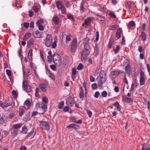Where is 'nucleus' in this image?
<instances>
[{
	"mask_svg": "<svg viewBox=\"0 0 150 150\" xmlns=\"http://www.w3.org/2000/svg\"><path fill=\"white\" fill-rule=\"evenodd\" d=\"M121 72L119 70H115L111 73L110 76L113 79L118 76Z\"/></svg>",
	"mask_w": 150,
	"mask_h": 150,
	"instance_id": "1a4fd4ad",
	"label": "nucleus"
},
{
	"mask_svg": "<svg viewBox=\"0 0 150 150\" xmlns=\"http://www.w3.org/2000/svg\"><path fill=\"white\" fill-rule=\"evenodd\" d=\"M91 17H88L85 21L84 23H83V26H84L85 25L88 26V25L91 23Z\"/></svg>",
	"mask_w": 150,
	"mask_h": 150,
	"instance_id": "dca6fc26",
	"label": "nucleus"
},
{
	"mask_svg": "<svg viewBox=\"0 0 150 150\" xmlns=\"http://www.w3.org/2000/svg\"><path fill=\"white\" fill-rule=\"evenodd\" d=\"M38 27V29L40 31L43 30L44 29V27L42 25H37Z\"/></svg>",
	"mask_w": 150,
	"mask_h": 150,
	"instance_id": "e2e57ef3",
	"label": "nucleus"
},
{
	"mask_svg": "<svg viewBox=\"0 0 150 150\" xmlns=\"http://www.w3.org/2000/svg\"><path fill=\"white\" fill-rule=\"evenodd\" d=\"M43 104L41 105L40 107L43 111V112H41V114H43L46 111L47 107V105L44 104L43 103Z\"/></svg>",
	"mask_w": 150,
	"mask_h": 150,
	"instance_id": "a211bd4d",
	"label": "nucleus"
},
{
	"mask_svg": "<svg viewBox=\"0 0 150 150\" xmlns=\"http://www.w3.org/2000/svg\"><path fill=\"white\" fill-rule=\"evenodd\" d=\"M88 53L82 51L81 54V60L83 62H85L86 60V58L88 56Z\"/></svg>",
	"mask_w": 150,
	"mask_h": 150,
	"instance_id": "9d476101",
	"label": "nucleus"
},
{
	"mask_svg": "<svg viewBox=\"0 0 150 150\" xmlns=\"http://www.w3.org/2000/svg\"><path fill=\"white\" fill-rule=\"evenodd\" d=\"M24 104L30 107L31 106V102L29 100H26L24 103Z\"/></svg>",
	"mask_w": 150,
	"mask_h": 150,
	"instance_id": "49530a36",
	"label": "nucleus"
},
{
	"mask_svg": "<svg viewBox=\"0 0 150 150\" xmlns=\"http://www.w3.org/2000/svg\"><path fill=\"white\" fill-rule=\"evenodd\" d=\"M42 105H43L42 102L38 103L36 104L35 106L37 108H40Z\"/></svg>",
	"mask_w": 150,
	"mask_h": 150,
	"instance_id": "603ef678",
	"label": "nucleus"
},
{
	"mask_svg": "<svg viewBox=\"0 0 150 150\" xmlns=\"http://www.w3.org/2000/svg\"><path fill=\"white\" fill-rule=\"evenodd\" d=\"M45 67L46 69V74L50 78L54 80L55 79V77L54 75L48 69L46 65H45Z\"/></svg>",
	"mask_w": 150,
	"mask_h": 150,
	"instance_id": "ddd939ff",
	"label": "nucleus"
},
{
	"mask_svg": "<svg viewBox=\"0 0 150 150\" xmlns=\"http://www.w3.org/2000/svg\"><path fill=\"white\" fill-rule=\"evenodd\" d=\"M11 104V103L8 100H6L4 102L0 104V106L2 108H4L9 106Z\"/></svg>",
	"mask_w": 150,
	"mask_h": 150,
	"instance_id": "6e6552de",
	"label": "nucleus"
},
{
	"mask_svg": "<svg viewBox=\"0 0 150 150\" xmlns=\"http://www.w3.org/2000/svg\"><path fill=\"white\" fill-rule=\"evenodd\" d=\"M42 101L45 103H48V100L47 97L46 96L43 97L42 99Z\"/></svg>",
	"mask_w": 150,
	"mask_h": 150,
	"instance_id": "58836bf2",
	"label": "nucleus"
},
{
	"mask_svg": "<svg viewBox=\"0 0 150 150\" xmlns=\"http://www.w3.org/2000/svg\"><path fill=\"white\" fill-rule=\"evenodd\" d=\"M52 37L51 34L48 35L44 40V43L45 45L47 47H50L52 45Z\"/></svg>",
	"mask_w": 150,
	"mask_h": 150,
	"instance_id": "7ed1b4c3",
	"label": "nucleus"
},
{
	"mask_svg": "<svg viewBox=\"0 0 150 150\" xmlns=\"http://www.w3.org/2000/svg\"><path fill=\"white\" fill-rule=\"evenodd\" d=\"M29 24L28 23L25 22L23 23V26L26 29H27L29 27Z\"/></svg>",
	"mask_w": 150,
	"mask_h": 150,
	"instance_id": "3c124183",
	"label": "nucleus"
},
{
	"mask_svg": "<svg viewBox=\"0 0 150 150\" xmlns=\"http://www.w3.org/2000/svg\"><path fill=\"white\" fill-rule=\"evenodd\" d=\"M52 20L56 25L58 24L59 22V18L57 16H54L52 19Z\"/></svg>",
	"mask_w": 150,
	"mask_h": 150,
	"instance_id": "5701e85b",
	"label": "nucleus"
},
{
	"mask_svg": "<svg viewBox=\"0 0 150 150\" xmlns=\"http://www.w3.org/2000/svg\"><path fill=\"white\" fill-rule=\"evenodd\" d=\"M100 95V93L98 91H96L95 93L94 96L95 98H98Z\"/></svg>",
	"mask_w": 150,
	"mask_h": 150,
	"instance_id": "4d7b16f0",
	"label": "nucleus"
},
{
	"mask_svg": "<svg viewBox=\"0 0 150 150\" xmlns=\"http://www.w3.org/2000/svg\"><path fill=\"white\" fill-rule=\"evenodd\" d=\"M67 16L69 19H71L73 21H75V18L72 15L70 14H67Z\"/></svg>",
	"mask_w": 150,
	"mask_h": 150,
	"instance_id": "f704fd0d",
	"label": "nucleus"
},
{
	"mask_svg": "<svg viewBox=\"0 0 150 150\" xmlns=\"http://www.w3.org/2000/svg\"><path fill=\"white\" fill-rule=\"evenodd\" d=\"M141 37L142 40L144 42L146 40V34L144 32L142 31L141 32Z\"/></svg>",
	"mask_w": 150,
	"mask_h": 150,
	"instance_id": "bb28decb",
	"label": "nucleus"
},
{
	"mask_svg": "<svg viewBox=\"0 0 150 150\" xmlns=\"http://www.w3.org/2000/svg\"><path fill=\"white\" fill-rule=\"evenodd\" d=\"M50 68L53 70L55 71L56 69V67L54 65H50Z\"/></svg>",
	"mask_w": 150,
	"mask_h": 150,
	"instance_id": "bf43d9fd",
	"label": "nucleus"
},
{
	"mask_svg": "<svg viewBox=\"0 0 150 150\" xmlns=\"http://www.w3.org/2000/svg\"><path fill=\"white\" fill-rule=\"evenodd\" d=\"M28 85L27 82L26 80H23V81L22 86L24 88H25L27 86H28Z\"/></svg>",
	"mask_w": 150,
	"mask_h": 150,
	"instance_id": "e433bc0d",
	"label": "nucleus"
},
{
	"mask_svg": "<svg viewBox=\"0 0 150 150\" xmlns=\"http://www.w3.org/2000/svg\"><path fill=\"white\" fill-rule=\"evenodd\" d=\"M36 130L35 128H33L31 131L28 133L26 136L27 137H29L30 139L33 138L35 136L36 133Z\"/></svg>",
	"mask_w": 150,
	"mask_h": 150,
	"instance_id": "9b49d317",
	"label": "nucleus"
},
{
	"mask_svg": "<svg viewBox=\"0 0 150 150\" xmlns=\"http://www.w3.org/2000/svg\"><path fill=\"white\" fill-rule=\"evenodd\" d=\"M122 29L119 28L117 29L116 34V36L117 38H120L121 34L122 33Z\"/></svg>",
	"mask_w": 150,
	"mask_h": 150,
	"instance_id": "412c9836",
	"label": "nucleus"
},
{
	"mask_svg": "<svg viewBox=\"0 0 150 150\" xmlns=\"http://www.w3.org/2000/svg\"><path fill=\"white\" fill-rule=\"evenodd\" d=\"M64 102L63 101H62L60 102L58 105V108L59 109L62 108L63 106H64Z\"/></svg>",
	"mask_w": 150,
	"mask_h": 150,
	"instance_id": "ea45409f",
	"label": "nucleus"
},
{
	"mask_svg": "<svg viewBox=\"0 0 150 150\" xmlns=\"http://www.w3.org/2000/svg\"><path fill=\"white\" fill-rule=\"evenodd\" d=\"M44 23V21L43 20L40 19L38 20L36 23L37 26L42 25Z\"/></svg>",
	"mask_w": 150,
	"mask_h": 150,
	"instance_id": "473e14b6",
	"label": "nucleus"
},
{
	"mask_svg": "<svg viewBox=\"0 0 150 150\" xmlns=\"http://www.w3.org/2000/svg\"><path fill=\"white\" fill-rule=\"evenodd\" d=\"M102 96L103 97H105L107 95V93L106 91H104L102 93Z\"/></svg>",
	"mask_w": 150,
	"mask_h": 150,
	"instance_id": "5fc2aeb1",
	"label": "nucleus"
},
{
	"mask_svg": "<svg viewBox=\"0 0 150 150\" xmlns=\"http://www.w3.org/2000/svg\"><path fill=\"white\" fill-rule=\"evenodd\" d=\"M77 41L76 38H74L72 41L71 47V51L72 53H75L77 49Z\"/></svg>",
	"mask_w": 150,
	"mask_h": 150,
	"instance_id": "20e7f679",
	"label": "nucleus"
},
{
	"mask_svg": "<svg viewBox=\"0 0 150 150\" xmlns=\"http://www.w3.org/2000/svg\"><path fill=\"white\" fill-rule=\"evenodd\" d=\"M54 42H53L52 43V47L53 48H55L57 45V38H54Z\"/></svg>",
	"mask_w": 150,
	"mask_h": 150,
	"instance_id": "72a5a7b5",
	"label": "nucleus"
},
{
	"mask_svg": "<svg viewBox=\"0 0 150 150\" xmlns=\"http://www.w3.org/2000/svg\"><path fill=\"white\" fill-rule=\"evenodd\" d=\"M7 74L8 76H10L11 75V72L10 70L7 69L6 70Z\"/></svg>",
	"mask_w": 150,
	"mask_h": 150,
	"instance_id": "69168bd1",
	"label": "nucleus"
},
{
	"mask_svg": "<svg viewBox=\"0 0 150 150\" xmlns=\"http://www.w3.org/2000/svg\"><path fill=\"white\" fill-rule=\"evenodd\" d=\"M83 68V66L81 63L79 64L77 67V69L78 70H81Z\"/></svg>",
	"mask_w": 150,
	"mask_h": 150,
	"instance_id": "8fccbe9b",
	"label": "nucleus"
},
{
	"mask_svg": "<svg viewBox=\"0 0 150 150\" xmlns=\"http://www.w3.org/2000/svg\"><path fill=\"white\" fill-rule=\"evenodd\" d=\"M87 112L89 117H91L92 115V112L89 110H87Z\"/></svg>",
	"mask_w": 150,
	"mask_h": 150,
	"instance_id": "13d9d810",
	"label": "nucleus"
},
{
	"mask_svg": "<svg viewBox=\"0 0 150 150\" xmlns=\"http://www.w3.org/2000/svg\"><path fill=\"white\" fill-rule=\"evenodd\" d=\"M62 60L60 59H59L54 61V64H56L57 66L60 67L62 65Z\"/></svg>",
	"mask_w": 150,
	"mask_h": 150,
	"instance_id": "aec40b11",
	"label": "nucleus"
},
{
	"mask_svg": "<svg viewBox=\"0 0 150 150\" xmlns=\"http://www.w3.org/2000/svg\"><path fill=\"white\" fill-rule=\"evenodd\" d=\"M56 6L58 9L59 10L60 8L63 6L62 2L58 1L56 2Z\"/></svg>",
	"mask_w": 150,
	"mask_h": 150,
	"instance_id": "6ab92c4d",
	"label": "nucleus"
},
{
	"mask_svg": "<svg viewBox=\"0 0 150 150\" xmlns=\"http://www.w3.org/2000/svg\"><path fill=\"white\" fill-rule=\"evenodd\" d=\"M76 70L75 68H73L72 69V75H74L76 74Z\"/></svg>",
	"mask_w": 150,
	"mask_h": 150,
	"instance_id": "6e6d98bb",
	"label": "nucleus"
},
{
	"mask_svg": "<svg viewBox=\"0 0 150 150\" xmlns=\"http://www.w3.org/2000/svg\"><path fill=\"white\" fill-rule=\"evenodd\" d=\"M60 59L59 57V55L58 54H55L54 55L53 57V62Z\"/></svg>",
	"mask_w": 150,
	"mask_h": 150,
	"instance_id": "7c9ffc66",
	"label": "nucleus"
},
{
	"mask_svg": "<svg viewBox=\"0 0 150 150\" xmlns=\"http://www.w3.org/2000/svg\"><path fill=\"white\" fill-rule=\"evenodd\" d=\"M62 41L64 39L66 38V42L67 41H69L71 40V36L70 35H66V33L63 32L62 34Z\"/></svg>",
	"mask_w": 150,
	"mask_h": 150,
	"instance_id": "f8f14e48",
	"label": "nucleus"
},
{
	"mask_svg": "<svg viewBox=\"0 0 150 150\" xmlns=\"http://www.w3.org/2000/svg\"><path fill=\"white\" fill-rule=\"evenodd\" d=\"M61 11V13L63 14H65L67 12V10L66 8L64 6L60 9Z\"/></svg>",
	"mask_w": 150,
	"mask_h": 150,
	"instance_id": "4c0bfd02",
	"label": "nucleus"
},
{
	"mask_svg": "<svg viewBox=\"0 0 150 150\" xmlns=\"http://www.w3.org/2000/svg\"><path fill=\"white\" fill-rule=\"evenodd\" d=\"M144 74L142 71L140 72V84L141 85H144L145 83V78L144 76Z\"/></svg>",
	"mask_w": 150,
	"mask_h": 150,
	"instance_id": "423d86ee",
	"label": "nucleus"
},
{
	"mask_svg": "<svg viewBox=\"0 0 150 150\" xmlns=\"http://www.w3.org/2000/svg\"><path fill=\"white\" fill-rule=\"evenodd\" d=\"M40 127L45 130L47 131L50 129L49 124L47 121H41L40 122Z\"/></svg>",
	"mask_w": 150,
	"mask_h": 150,
	"instance_id": "39448f33",
	"label": "nucleus"
},
{
	"mask_svg": "<svg viewBox=\"0 0 150 150\" xmlns=\"http://www.w3.org/2000/svg\"><path fill=\"white\" fill-rule=\"evenodd\" d=\"M135 22L133 21H130L129 22V25L130 27H133L135 25Z\"/></svg>",
	"mask_w": 150,
	"mask_h": 150,
	"instance_id": "864d4df0",
	"label": "nucleus"
},
{
	"mask_svg": "<svg viewBox=\"0 0 150 150\" xmlns=\"http://www.w3.org/2000/svg\"><path fill=\"white\" fill-rule=\"evenodd\" d=\"M120 49V47L118 45H117L116 49H114L113 50L115 54L118 53Z\"/></svg>",
	"mask_w": 150,
	"mask_h": 150,
	"instance_id": "79ce46f5",
	"label": "nucleus"
},
{
	"mask_svg": "<svg viewBox=\"0 0 150 150\" xmlns=\"http://www.w3.org/2000/svg\"><path fill=\"white\" fill-rule=\"evenodd\" d=\"M106 74L105 72L104 71H101L99 75L97 78V80L101 83H104L106 81L107 78L106 76Z\"/></svg>",
	"mask_w": 150,
	"mask_h": 150,
	"instance_id": "f257e3e1",
	"label": "nucleus"
},
{
	"mask_svg": "<svg viewBox=\"0 0 150 150\" xmlns=\"http://www.w3.org/2000/svg\"><path fill=\"white\" fill-rule=\"evenodd\" d=\"M33 36L35 38H40L42 37V35L41 33L37 30L33 34Z\"/></svg>",
	"mask_w": 150,
	"mask_h": 150,
	"instance_id": "f3484780",
	"label": "nucleus"
},
{
	"mask_svg": "<svg viewBox=\"0 0 150 150\" xmlns=\"http://www.w3.org/2000/svg\"><path fill=\"white\" fill-rule=\"evenodd\" d=\"M122 100L125 102L127 103H131L133 101V100L132 99L127 97L124 96L122 97Z\"/></svg>",
	"mask_w": 150,
	"mask_h": 150,
	"instance_id": "4468645a",
	"label": "nucleus"
},
{
	"mask_svg": "<svg viewBox=\"0 0 150 150\" xmlns=\"http://www.w3.org/2000/svg\"><path fill=\"white\" fill-rule=\"evenodd\" d=\"M24 89L26 90L27 92H31V87L30 86H28L26 88H24Z\"/></svg>",
	"mask_w": 150,
	"mask_h": 150,
	"instance_id": "09e8293b",
	"label": "nucleus"
},
{
	"mask_svg": "<svg viewBox=\"0 0 150 150\" xmlns=\"http://www.w3.org/2000/svg\"><path fill=\"white\" fill-rule=\"evenodd\" d=\"M109 15L110 16L112 17L113 18H115L116 17L115 13L111 11L109 13Z\"/></svg>",
	"mask_w": 150,
	"mask_h": 150,
	"instance_id": "de8ad7c7",
	"label": "nucleus"
},
{
	"mask_svg": "<svg viewBox=\"0 0 150 150\" xmlns=\"http://www.w3.org/2000/svg\"><path fill=\"white\" fill-rule=\"evenodd\" d=\"M23 124L22 123H19L13 125V127L14 129H16L20 128L22 126Z\"/></svg>",
	"mask_w": 150,
	"mask_h": 150,
	"instance_id": "4be33fe9",
	"label": "nucleus"
},
{
	"mask_svg": "<svg viewBox=\"0 0 150 150\" xmlns=\"http://www.w3.org/2000/svg\"><path fill=\"white\" fill-rule=\"evenodd\" d=\"M114 105L116 107L118 111H120L121 108L120 105L118 102L116 101L115 102L114 104Z\"/></svg>",
	"mask_w": 150,
	"mask_h": 150,
	"instance_id": "c756f323",
	"label": "nucleus"
},
{
	"mask_svg": "<svg viewBox=\"0 0 150 150\" xmlns=\"http://www.w3.org/2000/svg\"><path fill=\"white\" fill-rule=\"evenodd\" d=\"M89 39L88 38H86L84 39L83 43L84 46V49L82 51L89 53V50L90 49V47L89 44Z\"/></svg>",
	"mask_w": 150,
	"mask_h": 150,
	"instance_id": "f03ea898",
	"label": "nucleus"
},
{
	"mask_svg": "<svg viewBox=\"0 0 150 150\" xmlns=\"http://www.w3.org/2000/svg\"><path fill=\"white\" fill-rule=\"evenodd\" d=\"M33 9L35 12H37L38 11V8L35 6L33 7Z\"/></svg>",
	"mask_w": 150,
	"mask_h": 150,
	"instance_id": "338daca9",
	"label": "nucleus"
},
{
	"mask_svg": "<svg viewBox=\"0 0 150 150\" xmlns=\"http://www.w3.org/2000/svg\"><path fill=\"white\" fill-rule=\"evenodd\" d=\"M99 38V33L98 31H97L96 32V37L94 42H97Z\"/></svg>",
	"mask_w": 150,
	"mask_h": 150,
	"instance_id": "a19ab883",
	"label": "nucleus"
},
{
	"mask_svg": "<svg viewBox=\"0 0 150 150\" xmlns=\"http://www.w3.org/2000/svg\"><path fill=\"white\" fill-rule=\"evenodd\" d=\"M63 110L65 112H68L69 110V108L68 106H66L64 108Z\"/></svg>",
	"mask_w": 150,
	"mask_h": 150,
	"instance_id": "0e129e2a",
	"label": "nucleus"
},
{
	"mask_svg": "<svg viewBox=\"0 0 150 150\" xmlns=\"http://www.w3.org/2000/svg\"><path fill=\"white\" fill-rule=\"evenodd\" d=\"M18 134V131L17 130L15 129L13 130L11 132V136L13 137H15L17 136Z\"/></svg>",
	"mask_w": 150,
	"mask_h": 150,
	"instance_id": "c85d7f7f",
	"label": "nucleus"
},
{
	"mask_svg": "<svg viewBox=\"0 0 150 150\" xmlns=\"http://www.w3.org/2000/svg\"><path fill=\"white\" fill-rule=\"evenodd\" d=\"M31 36V34L30 33H28L23 36V40H26L28 39Z\"/></svg>",
	"mask_w": 150,
	"mask_h": 150,
	"instance_id": "cd10ccee",
	"label": "nucleus"
},
{
	"mask_svg": "<svg viewBox=\"0 0 150 150\" xmlns=\"http://www.w3.org/2000/svg\"><path fill=\"white\" fill-rule=\"evenodd\" d=\"M39 87L42 91L45 92L47 91V85L45 83H42L40 84L39 85Z\"/></svg>",
	"mask_w": 150,
	"mask_h": 150,
	"instance_id": "2eb2a0df",
	"label": "nucleus"
},
{
	"mask_svg": "<svg viewBox=\"0 0 150 150\" xmlns=\"http://www.w3.org/2000/svg\"><path fill=\"white\" fill-rule=\"evenodd\" d=\"M66 103L67 105L72 106L74 103V98L71 96H69L66 100Z\"/></svg>",
	"mask_w": 150,
	"mask_h": 150,
	"instance_id": "0eeeda50",
	"label": "nucleus"
},
{
	"mask_svg": "<svg viewBox=\"0 0 150 150\" xmlns=\"http://www.w3.org/2000/svg\"><path fill=\"white\" fill-rule=\"evenodd\" d=\"M32 50L30 49L29 51L28 57L29 59L31 61H32Z\"/></svg>",
	"mask_w": 150,
	"mask_h": 150,
	"instance_id": "393cba45",
	"label": "nucleus"
},
{
	"mask_svg": "<svg viewBox=\"0 0 150 150\" xmlns=\"http://www.w3.org/2000/svg\"><path fill=\"white\" fill-rule=\"evenodd\" d=\"M34 39L33 38H31L28 42L27 45L29 48L30 47L31 45L34 44Z\"/></svg>",
	"mask_w": 150,
	"mask_h": 150,
	"instance_id": "a878e982",
	"label": "nucleus"
},
{
	"mask_svg": "<svg viewBox=\"0 0 150 150\" xmlns=\"http://www.w3.org/2000/svg\"><path fill=\"white\" fill-rule=\"evenodd\" d=\"M28 132L27 127L24 126L22 127L21 132L24 134H26Z\"/></svg>",
	"mask_w": 150,
	"mask_h": 150,
	"instance_id": "2f4dec72",
	"label": "nucleus"
},
{
	"mask_svg": "<svg viewBox=\"0 0 150 150\" xmlns=\"http://www.w3.org/2000/svg\"><path fill=\"white\" fill-rule=\"evenodd\" d=\"M26 148L24 146H21L20 148V150H26Z\"/></svg>",
	"mask_w": 150,
	"mask_h": 150,
	"instance_id": "774afa93",
	"label": "nucleus"
},
{
	"mask_svg": "<svg viewBox=\"0 0 150 150\" xmlns=\"http://www.w3.org/2000/svg\"><path fill=\"white\" fill-rule=\"evenodd\" d=\"M117 28V25H112L110 28V30H115Z\"/></svg>",
	"mask_w": 150,
	"mask_h": 150,
	"instance_id": "37998d69",
	"label": "nucleus"
},
{
	"mask_svg": "<svg viewBox=\"0 0 150 150\" xmlns=\"http://www.w3.org/2000/svg\"><path fill=\"white\" fill-rule=\"evenodd\" d=\"M30 66L31 68L34 70L36 69V67L35 64L33 63L32 62H30Z\"/></svg>",
	"mask_w": 150,
	"mask_h": 150,
	"instance_id": "c03bdc74",
	"label": "nucleus"
},
{
	"mask_svg": "<svg viewBox=\"0 0 150 150\" xmlns=\"http://www.w3.org/2000/svg\"><path fill=\"white\" fill-rule=\"evenodd\" d=\"M97 87V85L96 83H94L92 85V88L93 89H96Z\"/></svg>",
	"mask_w": 150,
	"mask_h": 150,
	"instance_id": "680f3d73",
	"label": "nucleus"
},
{
	"mask_svg": "<svg viewBox=\"0 0 150 150\" xmlns=\"http://www.w3.org/2000/svg\"><path fill=\"white\" fill-rule=\"evenodd\" d=\"M84 91L83 89L82 90L79 94V97L81 99H83L84 98Z\"/></svg>",
	"mask_w": 150,
	"mask_h": 150,
	"instance_id": "a18cd8bd",
	"label": "nucleus"
},
{
	"mask_svg": "<svg viewBox=\"0 0 150 150\" xmlns=\"http://www.w3.org/2000/svg\"><path fill=\"white\" fill-rule=\"evenodd\" d=\"M142 150H150V148L149 146H147L146 144H144L142 148Z\"/></svg>",
	"mask_w": 150,
	"mask_h": 150,
	"instance_id": "c9c22d12",
	"label": "nucleus"
},
{
	"mask_svg": "<svg viewBox=\"0 0 150 150\" xmlns=\"http://www.w3.org/2000/svg\"><path fill=\"white\" fill-rule=\"evenodd\" d=\"M94 50L96 51V53L98 54L99 52V48L98 45L96 44Z\"/></svg>",
	"mask_w": 150,
	"mask_h": 150,
	"instance_id": "052dcab7",
	"label": "nucleus"
},
{
	"mask_svg": "<svg viewBox=\"0 0 150 150\" xmlns=\"http://www.w3.org/2000/svg\"><path fill=\"white\" fill-rule=\"evenodd\" d=\"M130 67L129 64H128L125 68V70L126 73L128 75H129L130 74Z\"/></svg>",
	"mask_w": 150,
	"mask_h": 150,
	"instance_id": "b1692460",
	"label": "nucleus"
}]
</instances>
